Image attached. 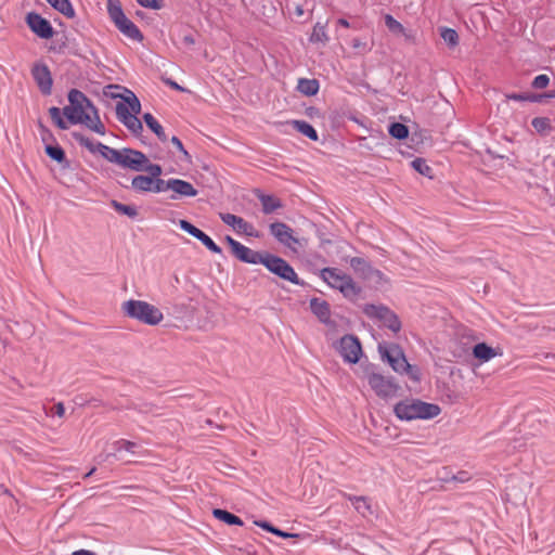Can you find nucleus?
<instances>
[{
  "label": "nucleus",
  "mask_w": 555,
  "mask_h": 555,
  "mask_svg": "<svg viewBox=\"0 0 555 555\" xmlns=\"http://www.w3.org/2000/svg\"><path fill=\"white\" fill-rule=\"evenodd\" d=\"M164 81H165V83H166L167 86H169L170 88H172V89H175V90H179V91H183V90H184L180 85H178L176 81H173V80H172V79H170V78H167V79H165Z\"/></svg>",
  "instance_id": "64"
},
{
  "label": "nucleus",
  "mask_w": 555,
  "mask_h": 555,
  "mask_svg": "<svg viewBox=\"0 0 555 555\" xmlns=\"http://www.w3.org/2000/svg\"><path fill=\"white\" fill-rule=\"evenodd\" d=\"M54 413L59 416V417H63L64 414H65V408H64V404L62 402H59L54 405Z\"/></svg>",
  "instance_id": "62"
},
{
  "label": "nucleus",
  "mask_w": 555,
  "mask_h": 555,
  "mask_svg": "<svg viewBox=\"0 0 555 555\" xmlns=\"http://www.w3.org/2000/svg\"><path fill=\"white\" fill-rule=\"evenodd\" d=\"M113 446L117 452L125 450L134 453V448L137 447V443L126 439H119L115 441Z\"/></svg>",
  "instance_id": "49"
},
{
  "label": "nucleus",
  "mask_w": 555,
  "mask_h": 555,
  "mask_svg": "<svg viewBox=\"0 0 555 555\" xmlns=\"http://www.w3.org/2000/svg\"><path fill=\"white\" fill-rule=\"evenodd\" d=\"M320 83L317 79L300 78L298 79L297 90L307 96H312L318 93Z\"/></svg>",
  "instance_id": "25"
},
{
  "label": "nucleus",
  "mask_w": 555,
  "mask_h": 555,
  "mask_svg": "<svg viewBox=\"0 0 555 555\" xmlns=\"http://www.w3.org/2000/svg\"><path fill=\"white\" fill-rule=\"evenodd\" d=\"M402 349H379L382 356L387 357L391 367L398 373H404L412 370V366L401 353Z\"/></svg>",
  "instance_id": "17"
},
{
  "label": "nucleus",
  "mask_w": 555,
  "mask_h": 555,
  "mask_svg": "<svg viewBox=\"0 0 555 555\" xmlns=\"http://www.w3.org/2000/svg\"><path fill=\"white\" fill-rule=\"evenodd\" d=\"M80 124L85 125L88 129H90V126L95 125V115H93L91 112L87 113V119H83Z\"/></svg>",
  "instance_id": "60"
},
{
  "label": "nucleus",
  "mask_w": 555,
  "mask_h": 555,
  "mask_svg": "<svg viewBox=\"0 0 555 555\" xmlns=\"http://www.w3.org/2000/svg\"><path fill=\"white\" fill-rule=\"evenodd\" d=\"M271 273L282 280L288 281L295 285H302L304 282L298 278L294 268L283 258L269 251H264V261L262 263Z\"/></svg>",
  "instance_id": "3"
},
{
  "label": "nucleus",
  "mask_w": 555,
  "mask_h": 555,
  "mask_svg": "<svg viewBox=\"0 0 555 555\" xmlns=\"http://www.w3.org/2000/svg\"><path fill=\"white\" fill-rule=\"evenodd\" d=\"M26 24L41 39H50L54 34L51 23L37 12H29L26 15Z\"/></svg>",
  "instance_id": "10"
},
{
  "label": "nucleus",
  "mask_w": 555,
  "mask_h": 555,
  "mask_svg": "<svg viewBox=\"0 0 555 555\" xmlns=\"http://www.w3.org/2000/svg\"><path fill=\"white\" fill-rule=\"evenodd\" d=\"M179 227L181 230H183L184 232H186L190 235H193L194 231L196 230V227L194 224H192L191 222H189L188 220H180Z\"/></svg>",
  "instance_id": "57"
},
{
  "label": "nucleus",
  "mask_w": 555,
  "mask_h": 555,
  "mask_svg": "<svg viewBox=\"0 0 555 555\" xmlns=\"http://www.w3.org/2000/svg\"><path fill=\"white\" fill-rule=\"evenodd\" d=\"M339 292L349 299H354L359 296L361 288L357 286V284L353 282V280L348 276L341 287L339 288Z\"/></svg>",
  "instance_id": "32"
},
{
  "label": "nucleus",
  "mask_w": 555,
  "mask_h": 555,
  "mask_svg": "<svg viewBox=\"0 0 555 555\" xmlns=\"http://www.w3.org/2000/svg\"><path fill=\"white\" fill-rule=\"evenodd\" d=\"M143 120L162 142H166L168 140V137L165 133L164 128L151 113H145L143 115Z\"/></svg>",
  "instance_id": "26"
},
{
  "label": "nucleus",
  "mask_w": 555,
  "mask_h": 555,
  "mask_svg": "<svg viewBox=\"0 0 555 555\" xmlns=\"http://www.w3.org/2000/svg\"><path fill=\"white\" fill-rule=\"evenodd\" d=\"M258 198L262 205V211L266 215L272 214L282 207L281 201L272 195L260 194Z\"/></svg>",
  "instance_id": "29"
},
{
  "label": "nucleus",
  "mask_w": 555,
  "mask_h": 555,
  "mask_svg": "<svg viewBox=\"0 0 555 555\" xmlns=\"http://www.w3.org/2000/svg\"><path fill=\"white\" fill-rule=\"evenodd\" d=\"M182 43L184 46H188V47L194 46L195 44V38L191 34L184 35L182 37Z\"/></svg>",
  "instance_id": "61"
},
{
  "label": "nucleus",
  "mask_w": 555,
  "mask_h": 555,
  "mask_svg": "<svg viewBox=\"0 0 555 555\" xmlns=\"http://www.w3.org/2000/svg\"><path fill=\"white\" fill-rule=\"evenodd\" d=\"M170 142L183 155V158H182L183 160H190L191 159L190 154L184 149L182 141L178 137L173 135L170 139Z\"/></svg>",
  "instance_id": "55"
},
{
  "label": "nucleus",
  "mask_w": 555,
  "mask_h": 555,
  "mask_svg": "<svg viewBox=\"0 0 555 555\" xmlns=\"http://www.w3.org/2000/svg\"><path fill=\"white\" fill-rule=\"evenodd\" d=\"M364 377L378 397L388 399L397 396L400 387L391 378L375 373L370 367L364 370Z\"/></svg>",
  "instance_id": "4"
},
{
  "label": "nucleus",
  "mask_w": 555,
  "mask_h": 555,
  "mask_svg": "<svg viewBox=\"0 0 555 555\" xmlns=\"http://www.w3.org/2000/svg\"><path fill=\"white\" fill-rule=\"evenodd\" d=\"M550 83V77L545 74H540L534 77L531 82L532 88L534 89H543L546 88Z\"/></svg>",
  "instance_id": "51"
},
{
  "label": "nucleus",
  "mask_w": 555,
  "mask_h": 555,
  "mask_svg": "<svg viewBox=\"0 0 555 555\" xmlns=\"http://www.w3.org/2000/svg\"><path fill=\"white\" fill-rule=\"evenodd\" d=\"M346 362L357 363L363 357V349H337Z\"/></svg>",
  "instance_id": "42"
},
{
  "label": "nucleus",
  "mask_w": 555,
  "mask_h": 555,
  "mask_svg": "<svg viewBox=\"0 0 555 555\" xmlns=\"http://www.w3.org/2000/svg\"><path fill=\"white\" fill-rule=\"evenodd\" d=\"M310 309H311L312 313L315 314L322 323L330 322L331 310H330V305L327 304V301H325L324 299L314 297L310 300Z\"/></svg>",
  "instance_id": "24"
},
{
  "label": "nucleus",
  "mask_w": 555,
  "mask_h": 555,
  "mask_svg": "<svg viewBox=\"0 0 555 555\" xmlns=\"http://www.w3.org/2000/svg\"><path fill=\"white\" fill-rule=\"evenodd\" d=\"M389 134L398 140L406 139L409 135V129L401 122H392L388 128Z\"/></svg>",
  "instance_id": "40"
},
{
  "label": "nucleus",
  "mask_w": 555,
  "mask_h": 555,
  "mask_svg": "<svg viewBox=\"0 0 555 555\" xmlns=\"http://www.w3.org/2000/svg\"><path fill=\"white\" fill-rule=\"evenodd\" d=\"M440 412L441 409L438 404L413 398L401 400L393 406L395 415L401 421L431 420Z\"/></svg>",
  "instance_id": "1"
},
{
  "label": "nucleus",
  "mask_w": 555,
  "mask_h": 555,
  "mask_svg": "<svg viewBox=\"0 0 555 555\" xmlns=\"http://www.w3.org/2000/svg\"><path fill=\"white\" fill-rule=\"evenodd\" d=\"M116 117L133 134H140L143 130L141 120L129 112V107L121 102L116 104Z\"/></svg>",
  "instance_id": "13"
},
{
  "label": "nucleus",
  "mask_w": 555,
  "mask_h": 555,
  "mask_svg": "<svg viewBox=\"0 0 555 555\" xmlns=\"http://www.w3.org/2000/svg\"><path fill=\"white\" fill-rule=\"evenodd\" d=\"M531 126L534 128V130L541 134L546 135L552 131V124L551 119L547 117H534L531 120Z\"/></svg>",
  "instance_id": "35"
},
{
  "label": "nucleus",
  "mask_w": 555,
  "mask_h": 555,
  "mask_svg": "<svg viewBox=\"0 0 555 555\" xmlns=\"http://www.w3.org/2000/svg\"><path fill=\"white\" fill-rule=\"evenodd\" d=\"M498 350L499 349H472V353L468 354L465 361L475 372L476 369L482 363L491 360L496 356H501L502 353L498 352Z\"/></svg>",
  "instance_id": "18"
},
{
  "label": "nucleus",
  "mask_w": 555,
  "mask_h": 555,
  "mask_svg": "<svg viewBox=\"0 0 555 555\" xmlns=\"http://www.w3.org/2000/svg\"><path fill=\"white\" fill-rule=\"evenodd\" d=\"M201 243L214 254H222V249L212 241L209 235H205Z\"/></svg>",
  "instance_id": "54"
},
{
  "label": "nucleus",
  "mask_w": 555,
  "mask_h": 555,
  "mask_svg": "<svg viewBox=\"0 0 555 555\" xmlns=\"http://www.w3.org/2000/svg\"><path fill=\"white\" fill-rule=\"evenodd\" d=\"M137 2L146 9L159 10L163 7V0H137Z\"/></svg>",
  "instance_id": "56"
},
{
  "label": "nucleus",
  "mask_w": 555,
  "mask_h": 555,
  "mask_svg": "<svg viewBox=\"0 0 555 555\" xmlns=\"http://www.w3.org/2000/svg\"><path fill=\"white\" fill-rule=\"evenodd\" d=\"M91 113L93 115H95V125L90 126V130L94 131L98 134L104 135L106 132L105 126L103 125V122L100 119L96 107L93 111H91Z\"/></svg>",
  "instance_id": "53"
},
{
  "label": "nucleus",
  "mask_w": 555,
  "mask_h": 555,
  "mask_svg": "<svg viewBox=\"0 0 555 555\" xmlns=\"http://www.w3.org/2000/svg\"><path fill=\"white\" fill-rule=\"evenodd\" d=\"M170 191L172 192L169 196L170 199L177 201L183 197H194L198 194V191L189 181L171 178Z\"/></svg>",
  "instance_id": "16"
},
{
  "label": "nucleus",
  "mask_w": 555,
  "mask_h": 555,
  "mask_svg": "<svg viewBox=\"0 0 555 555\" xmlns=\"http://www.w3.org/2000/svg\"><path fill=\"white\" fill-rule=\"evenodd\" d=\"M220 218L227 225L232 227L237 232L244 233L251 237H259V233L254 228V225L244 220L242 217L227 212L220 214Z\"/></svg>",
  "instance_id": "15"
},
{
  "label": "nucleus",
  "mask_w": 555,
  "mask_h": 555,
  "mask_svg": "<svg viewBox=\"0 0 555 555\" xmlns=\"http://www.w3.org/2000/svg\"><path fill=\"white\" fill-rule=\"evenodd\" d=\"M68 102L73 107L74 115L80 116V118L87 119V113L95 108L92 102L87 95L77 89H72L68 92Z\"/></svg>",
  "instance_id": "11"
},
{
  "label": "nucleus",
  "mask_w": 555,
  "mask_h": 555,
  "mask_svg": "<svg viewBox=\"0 0 555 555\" xmlns=\"http://www.w3.org/2000/svg\"><path fill=\"white\" fill-rule=\"evenodd\" d=\"M73 138L81 146L86 147L90 153H99L100 149L98 146L102 144L101 142H94L93 140L89 139L80 132H73Z\"/></svg>",
  "instance_id": "34"
},
{
  "label": "nucleus",
  "mask_w": 555,
  "mask_h": 555,
  "mask_svg": "<svg viewBox=\"0 0 555 555\" xmlns=\"http://www.w3.org/2000/svg\"><path fill=\"white\" fill-rule=\"evenodd\" d=\"M271 235L282 245L292 248L298 244V240L293 235V229L284 222H273L269 227Z\"/></svg>",
  "instance_id": "14"
},
{
  "label": "nucleus",
  "mask_w": 555,
  "mask_h": 555,
  "mask_svg": "<svg viewBox=\"0 0 555 555\" xmlns=\"http://www.w3.org/2000/svg\"><path fill=\"white\" fill-rule=\"evenodd\" d=\"M351 46L353 49L363 50L365 52L370 50L366 42L362 41L360 38H353Z\"/></svg>",
  "instance_id": "58"
},
{
  "label": "nucleus",
  "mask_w": 555,
  "mask_h": 555,
  "mask_svg": "<svg viewBox=\"0 0 555 555\" xmlns=\"http://www.w3.org/2000/svg\"><path fill=\"white\" fill-rule=\"evenodd\" d=\"M100 149L99 154L106 159L107 162L117 165L118 159L121 154V149L116 150L105 144H100L98 146Z\"/></svg>",
  "instance_id": "36"
},
{
  "label": "nucleus",
  "mask_w": 555,
  "mask_h": 555,
  "mask_svg": "<svg viewBox=\"0 0 555 555\" xmlns=\"http://www.w3.org/2000/svg\"><path fill=\"white\" fill-rule=\"evenodd\" d=\"M349 275L343 273L336 268H324L321 270V278L333 288L339 291L345 280Z\"/></svg>",
  "instance_id": "21"
},
{
  "label": "nucleus",
  "mask_w": 555,
  "mask_h": 555,
  "mask_svg": "<svg viewBox=\"0 0 555 555\" xmlns=\"http://www.w3.org/2000/svg\"><path fill=\"white\" fill-rule=\"evenodd\" d=\"M117 29L127 38L141 42L143 40V35L138 26L129 20L127 16L121 17L120 20L114 22Z\"/></svg>",
  "instance_id": "19"
},
{
  "label": "nucleus",
  "mask_w": 555,
  "mask_h": 555,
  "mask_svg": "<svg viewBox=\"0 0 555 555\" xmlns=\"http://www.w3.org/2000/svg\"><path fill=\"white\" fill-rule=\"evenodd\" d=\"M122 312L127 317L147 325H157L164 319L163 312L157 307L143 300L130 299L125 301Z\"/></svg>",
  "instance_id": "2"
},
{
  "label": "nucleus",
  "mask_w": 555,
  "mask_h": 555,
  "mask_svg": "<svg viewBox=\"0 0 555 555\" xmlns=\"http://www.w3.org/2000/svg\"><path fill=\"white\" fill-rule=\"evenodd\" d=\"M212 515L217 519H219L228 525H237V526L243 525V520L240 517H237L236 515H234L225 509L215 508L212 511Z\"/></svg>",
  "instance_id": "31"
},
{
  "label": "nucleus",
  "mask_w": 555,
  "mask_h": 555,
  "mask_svg": "<svg viewBox=\"0 0 555 555\" xmlns=\"http://www.w3.org/2000/svg\"><path fill=\"white\" fill-rule=\"evenodd\" d=\"M255 525H257L258 527H260L271 533H272V530L275 528L268 521H255Z\"/></svg>",
  "instance_id": "63"
},
{
  "label": "nucleus",
  "mask_w": 555,
  "mask_h": 555,
  "mask_svg": "<svg viewBox=\"0 0 555 555\" xmlns=\"http://www.w3.org/2000/svg\"><path fill=\"white\" fill-rule=\"evenodd\" d=\"M411 166L418 173H421L425 177H431L433 169H431V167L428 166V164L426 163L425 159L417 157L412 160Z\"/></svg>",
  "instance_id": "44"
},
{
  "label": "nucleus",
  "mask_w": 555,
  "mask_h": 555,
  "mask_svg": "<svg viewBox=\"0 0 555 555\" xmlns=\"http://www.w3.org/2000/svg\"><path fill=\"white\" fill-rule=\"evenodd\" d=\"M291 125L295 130L300 132L302 135L309 138L312 141L319 139L317 130L306 120H292Z\"/></svg>",
  "instance_id": "27"
},
{
  "label": "nucleus",
  "mask_w": 555,
  "mask_h": 555,
  "mask_svg": "<svg viewBox=\"0 0 555 555\" xmlns=\"http://www.w3.org/2000/svg\"><path fill=\"white\" fill-rule=\"evenodd\" d=\"M46 154L53 160L62 164L66 160V155L64 150L59 144H46L44 147Z\"/></svg>",
  "instance_id": "38"
},
{
  "label": "nucleus",
  "mask_w": 555,
  "mask_h": 555,
  "mask_svg": "<svg viewBox=\"0 0 555 555\" xmlns=\"http://www.w3.org/2000/svg\"><path fill=\"white\" fill-rule=\"evenodd\" d=\"M341 495L352 503L354 509L362 517H367L373 514L372 505L367 496H357L346 492H341Z\"/></svg>",
  "instance_id": "20"
},
{
  "label": "nucleus",
  "mask_w": 555,
  "mask_h": 555,
  "mask_svg": "<svg viewBox=\"0 0 555 555\" xmlns=\"http://www.w3.org/2000/svg\"><path fill=\"white\" fill-rule=\"evenodd\" d=\"M152 180L149 176L139 175L132 178L131 189L137 193H146L152 190Z\"/></svg>",
  "instance_id": "28"
},
{
  "label": "nucleus",
  "mask_w": 555,
  "mask_h": 555,
  "mask_svg": "<svg viewBox=\"0 0 555 555\" xmlns=\"http://www.w3.org/2000/svg\"><path fill=\"white\" fill-rule=\"evenodd\" d=\"M506 99L516 102L541 103L544 100V95L535 93H508Z\"/></svg>",
  "instance_id": "33"
},
{
  "label": "nucleus",
  "mask_w": 555,
  "mask_h": 555,
  "mask_svg": "<svg viewBox=\"0 0 555 555\" xmlns=\"http://www.w3.org/2000/svg\"><path fill=\"white\" fill-rule=\"evenodd\" d=\"M364 312L369 317H374L379 319L386 327L391 330L393 333L400 331L401 322L398 317L388 308L384 306H375V305H366L364 308Z\"/></svg>",
  "instance_id": "6"
},
{
  "label": "nucleus",
  "mask_w": 555,
  "mask_h": 555,
  "mask_svg": "<svg viewBox=\"0 0 555 555\" xmlns=\"http://www.w3.org/2000/svg\"><path fill=\"white\" fill-rule=\"evenodd\" d=\"M142 171L149 172V177L153 179L159 178L163 173L160 165L151 163L149 158L147 164L143 165Z\"/></svg>",
  "instance_id": "48"
},
{
  "label": "nucleus",
  "mask_w": 555,
  "mask_h": 555,
  "mask_svg": "<svg viewBox=\"0 0 555 555\" xmlns=\"http://www.w3.org/2000/svg\"><path fill=\"white\" fill-rule=\"evenodd\" d=\"M349 264L353 269V271L363 279H369L373 274H380L378 270L373 269L371 264L364 258L361 257H352L349 261Z\"/></svg>",
  "instance_id": "23"
},
{
  "label": "nucleus",
  "mask_w": 555,
  "mask_h": 555,
  "mask_svg": "<svg viewBox=\"0 0 555 555\" xmlns=\"http://www.w3.org/2000/svg\"><path fill=\"white\" fill-rule=\"evenodd\" d=\"M431 358L435 364L441 369H448V364L457 361L460 356L455 352V349H434Z\"/></svg>",
  "instance_id": "22"
},
{
  "label": "nucleus",
  "mask_w": 555,
  "mask_h": 555,
  "mask_svg": "<svg viewBox=\"0 0 555 555\" xmlns=\"http://www.w3.org/2000/svg\"><path fill=\"white\" fill-rule=\"evenodd\" d=\"M170 183H171V178L168 179V180H164L160 177L159 178H155V179L152 180V190H151V192H153V193H162V192L170 191Z\"/></svg>",
  "instance_id": "47"
},
{
  "label": "nucleus",
  "mask_w": 555,
  "mask_h": 555,
  "mask_svg": "<svg viewBox=\"0 0 555 555\" xmlns=\"http://www.w3.org/2000/svg\"><path fill=\"white\" fill-rule=\"evenodd\" d=\"M454 338L457 347H490L483 340H480L476 333L464 325L454 328Z\"/></svg>",
  "instance_id": "12"
},
{
  "label": "nucleus",
  "mask_w": 555,
  "mask_h": 555,
  "mask_svg": "<svg viewBox=\"0 0 555 555\" xmlns=\"http://www.w3.org/2000/svg\"><path fill=\"white\" fill-rule=\"evenodd\" d=\"M54 10L66 16L73 18L75 10L69 0H46Z\"/></svg>",
  "instance_id": "30"
},
{
  "label": "nucleus",
  "mask_w": 555,
  "mask_h": 555,
  "mask_svg": "<svg viewBox=\"0 0 555 555\" xmlns=\"http://www.w3.org/2000/svg\"><path fill=\"white\" fill-rule=\"evenodd\" d=\"M311 42H322L325 43L328 41V37L326 34L325 26L320 23H317L313 27L312 34L310 36Z\"/></svg>",
  "instance_id": "43"
},
{
  "label": "nucleus",
  "mask_w": 555,
  "mask_h": 555,
  "mask_svg": "<svg viewBox=\"0 0 555 555\" xmlns=\"http://www.w3.org/2000/svg\"><path fill=\"white\" fill-rule=\"evenodd\" d=\"M125 104L129 107V112L137 116V114L141 111V104L135 94L131 91H128V96L124 98Z\"/></svg>",
  "instance_id": "45"
},
{
  "label": "nucleus",
  "mask_w": 555,
  "mask_h": 555,
  "mask_svg": "<svg viewBox=\"0 0 555 555\" xmlns=\"http://www.w3.org/2000/svg\"><path fill=\"white\" fill-rule=\"evenodd\" d=\"M111 206L121 215H125L131 219H135L138 217V209L133 205H126L122 203H119L118 201L113 199L111 202Z\"/></svg>",
  "instance_id": "37"
},
{
  "label": "nucleus",
  "mask_w": 555,
  "mask_h": 555,
  "mask_svg": "<svg viewBox=\"0 0 555 555\" xmlns=\"http://www.w3.org/2000/svg\"><path fill=\"white\" fill-rule=\"evenodd\" d=\"M107 12L113 22L126 16L119 0H107Z\"/></svg>",
  "instance_id": "39"
},
{
  "label": "nucleus",
  "mask_w": 555,
  "mask_h": 555,
  "mask_svg": "<svg viewBox=\"0 0 555 555\" xmlns=\"http://www.w3.org/2000/svg\"><path fill=\"white\" fill-rule=\"evenodd\" d=\"M41 139L44 143H47L49 141H53L54 137L49 129L41 127Z\"/></svg>",
  "instance_id": "59"
},
{
  "label": "nucleus",
  "mask_w": 555,
  "mask_h": 555,
  "mask_svg": "<svg viewBox=\"0 0 555 555\" xmlns=\"http://www.w3.org/2000/svg\"><path fill=\"white\" fill-rule=\"evenodd\" d=\"M49 114L53 122L62 130H66L68 128V124L78 125L82 121L80 116L74 115L70 103L62 111L56 106H52L49 108Z\"/></svg>",
  "instance_id": "9"
},
{
  "label": "nucleus",
  "mask_w": 555,
  "mask_h": 555,
  "mask_svg": "<svg viewBox=\"0 0 555 555\" xmlns=\"http://www.w3.org/2000/svg\"><path fill=\"white\" fill-rule=\"evenodd\" d=\"M225 242L231 248L235 258L244 263L258 264L264 261V251L254 250L231 236H225Z\"/></svg>",
  "instance_id": "5"
},
{
  "label": "nucleus",
  "mask_w": 555,
  "mask_h": 555,
  "mask_svg": "<svg viewBox=\"0 0 555 555\" xmlns=\"http://www.w3.org/2000/svg\"><path fill=\"white\" fill-rule=\"evenodd\" d=\"M440 36L450 48H454L459 43V35L453 28L442 27Z\"/></svg>",
  "instance_id": "41"
},
{
  "label": "nucleus",
  "mask_w": 555,
  "mask_h": 555,
  "mask_svg": "<svg viewBox=\"0 0 555 555\" xmlns=\"http://www.w3.org/2000/svg\"><path fill=\"white\" fill-rule=\"evenodd\" d=\"M337 347H362V346H361L360 339L357 336L347 334L339 339Z\"/></svg>",
  "instance_id": "50"
},
{
  "label": "nucleus",
  "mask_w": 555,
  "mask_h": 555,
  "mask_svg": "<svg viewBox=\"0 0 555 555\" xmlns=\"http://www.w3.org/2000/svg\"><path fill=\"white\" fill-rule=\"evenodd\" d=\"M91 113L93 115H95V125L90 126V130L94 131L98 134L104 135L106 132L105 126L103 125V122L100 119L96 107L93 111H91Z\"/></svg>",
  "instance_id": "52"
},
{
  "label": "nucleus",
  "mask_w": 555,
  "mask_h": 555,
  "mask_svg": "<svg viewBox=\"0 0 555 555\" xmlns=\"http://www.w3.org/2000/svg\"><path fill=\"white\" fill-rule=\"evenodd\" d=\"M31 77L43 95L52 92L53 79L51 70L43 62H36L31 67Z\"/></svg>",
  "instance_id": "8"
},
{
  "label": "nucleus",
  "mask_w": 555,
  "mask_h": 555,
  "mask_svg": "<svg viewBox=\"0 0 555 555\" xmlns=\"http://www.w3.org/2000/svg\"><path fill=\"white\" fill-rule=\"evenodd\" d=\"M385 25L393 34H405V28L392 15H385Z\"/></svg>",
  "instance_id": "46"
},
{
  "label": "nucleus",
  "mask_w": 555,
  "mask_h": 555,
  "mask_svg": "<svg viewBox=\"0 0 555 555\" xmlns=\"http://www.w3.org/2000/svg\"><path fill=\"white\" fill-rule=\"evenodd\" d=\"M144 164H147V156L143 152L130 147L121 149L117 163L119 167L141 172Z\"/></svg>",
  "instance_id": "7"
}]
</instances>
